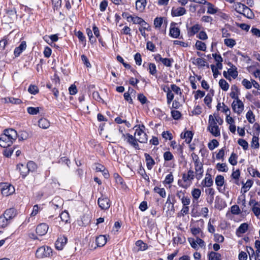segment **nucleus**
<instances>
[{"instance_id": "nucleus-9", "label": "nucleus", "mask_w": 260, "mask_h": 260, "mask_svg": "<svg viewBox=\"0 0 260 260\" xmlns=\"http://www.w3.org/2000/svg\"><path fill=\"white\" fill-rule=\"evenodd\" d=\"M176 196L181 201L182 206L190 205V197L185 194V191L177 190Z\"/></svg>"}, {"instance_id": "nucleus-33", "label": "nucleus", "mask_w": 260, "mask_h": 260, "mask_svg": "<svg viewBox=\"0 0 260 260\" xmlns=\"http://www.w3.org/2000/svg\"><path fill=\"white\" fill-rule=\"evenodd\" d=\"M50 125V121L46 118L42 117L38 120V126L42 129H47Z\"/></svg>"}, {"instance_id": "nucleus-27", "label": "nucleus", "mask_w": 260, "mask_h": 260, "mask_svg": "<svg viewBox=\"0 0 260 260\" xmlns=\"http://www.w3.org/2000/svg\"><path fill=\"white\" fill-rule=\"evenodd\" d=\"M205 3H206L205 4V5L207 6V14L212 15L217 14L219 10V9L217 7H216L212 3L209 2L207 1Z\"/></svg>"}, {"instance_id": "nucleus-7", "label": "nucleus", "mask_w": 260, "mask_h": 260, "mask_svg": "<svg viewBox=\"0 0 260 260\" xmlns=\"http://www.w3.org/2000/svg\"><path fill=\"white\" fill-rule=\"evenodd\" d=\"M0 189L1 190L2 193L5 196H10L15 191L14 186L7 182L1 183Z\"/></svg>"}, {"instance_id": "nucleus-50", "label": "nucleus", "mask_w": 260, "mask_h": 260, "mask_svg": "<svg viewBox=\"0 0 260 260\" xmlns=\"http://www.w3.org/2000/svg\"><path fill=\"white\" fill-rule=\"evenodd\" d=\"M75 35L78 37L79 41L83 44L84 46H85L86 43V40L83 33L81 30H78L75 32Z\"/></svg>"}, {"instance_id": "nucleus-56", "label": "nucleus", "mask_w": 260, "mask_h": 260, "mask_svg": "<svg viewBox=\"0 0 260 260\" xmlns=\"http://www.w3.org/2000/svg\"><path fill=\"white\" fill-rule=\"evenodd\" d=\"M219 85L223 91H227L229 88V83L223 79H221L219 81Z\"/></svg>"}, {"instance_id": "nucleus-24", "label": "nucleus", "mask_w": 260, "mask_h": 260, "mask_svg": "<svg viewBox=\"0 0 260 260\" xmlns=\"http://www.w3.org/2000/svg\"><path fill=\"white\" fill-rule=\"evenodd\" d=\"M144 156L146 163L147 168L148 170H151L155 164V162L154 159L149 154L145 153Z\"/></svg>"}, {"instance_id": "nucleus-53", "label": "nucleus", "mask_w": 260, "mask_h": 260, "mask_svg": "<svg viewBox=\"0 0 260 260\" xmlns=\"http://www.w3.org/2000/svg\"><path fill=\"white\" fill-rule=\"evenodd\" d=\"M195 46L197 50L205 51L206 49V45L204 42L197 40Z\"/></svg>"}, {"instance_id": "nucleus-52", "label": "nucleus", "mask_w": 260, "mask_h": 260, "mask_svg": "<svg viewBox=\"0 0 260 260\" xmlns=\"http://www.w3.org/2000/svg\"><path fill=\"white\" fill-rule=\"evenodd\" d=\"M247 171L249 174L253 177H257L260 178V173L258 172V171L254 169L253 167H249L247 169Z\"/></svg>"}, {"instance_id": "nucleus-22", "label": "nucleus", "mask_w": 260, "mask_h": 260, "mask_svg": "<svg viewBox=\"0 0 260 260\" xmlns=\"http://www.w3.org/2000/svg\"><path fill=\"white\" fill-rule=\"evenodd\" d=\"M213 184V180L211 175L209 173H206L205 178L201 182V185L203 187H210Z\"/></svg>"}, {"instance_id": "nucleus-61", "label": "nucleus", "mask_w": 260, "mask_h": 260, "mask_svg": "<svg viewBox=\"0 0 260 260\" xmlns=\"http://www.w3.org/2000/svg\"><path fill=\"white\" fill-rule=\"evenodd\" d=\"M137 99L142 105H144L149 103V101L148 100L147 97L143 93L138 94Z\"/></svg>"}, {"instance_id": "nucleus-43", "label": "nucleus", "mask_w": 260, "mask_h": 260, "mask_svg": "<svg viewBox=\"0 0 260 260\" xmlns=\"http://www.w3.org/2000/svg\"><path fill=\"white\" fill-rule=\"evenodd\" d=\"M161 137L164 140L165 142H166L167 141H171L173 139V134L169 131H166L162 132L161 133Z\"/></svg>"}, {"instance_id": "nucleus-25", "label": "nucleus", "mask_w": 260, "mask_h": 260, "mask_svg": "<svg viewBox=\"0 0 260 260\" xmlns=\"http://www.w3.org/2000/svg\"><path fill=\"white\" fill-rule=\"evenodd\" d=\"M249 205H251L253 204L252 207V211L254 214V215L258 217L260 215V208L259 207H257V206H259V204L258 202L255 201V200L253 199H250L249 201Z\"/></svg>"}, {"instance_id": "nucleus-55", "label": "nucleus", "mask_w": 260, "mask_h": 260, "mask_svg": "<svg viewBox=\"0 0 260 260\" xmlns=\"http://www.w3.org/2000/svg\"><path fill=\"white\" fill-rule=\"evenodd\" d=\"M53 11H58L61 7V0H51Z\"/></svg>"}, {"instance_id": "nucleus-30", "label": "nucleus", "mask_w": 260, "mask_h": 260, "mask_svg": "<svg viewBox=\"0 0 260 260\" xmlns=\"http://www.w3.org/2000/svg\"><path fill=\"white\" fill-rule=\"evenodd\" d=\"M6 136L3 133L0 135V146L3 148H8L10 147L12 144L10 143L11 141H9Z\"/></svg>"}, {"instance_id": "nucleus-19", "label": "nucleus", "mask_w": 260, "mask_h": 260, "mask_svg": "<svg viewBox=\"0 0 260 260\" xmlns=\"http://www.w3.org/2000/svg\"><path fill=\"white\" fill-rule=\"evenodd\" d=\"M68 239L64 236H60L59 237L55 243V246L56 249L61 250L63 249V247L67 244Z\"/></svg>"}, {"instance_id": "nucleus-11", "label": "nucleus", "mask_w": 260, "mask_h": 260, "mask_svg": "<svg viewBox=\"0 0 260 260\" xmlns=\"http://www.w3.org/2000/svg\"><path fill=\"white\" fill-rule=\"evenodd\" d=\"M3 134L6 136L11 144L16 141L18 137L17 131L13 128H7L4 130Z\"/></svg>"}, {"instance_id": "nucleus-41", "label": "nucleus", "mask_w": 260, "mask_h": 260, "mask_svg": "<svg viewBox=\"0 0 260 260\" xmlns=\"http://www.w3.org/2000/svg\"><path fill=\"white\" fill-rule=\"evenodd\" d=\"M122 118L123 116H122L116 117L114 119L115 122L118 124L124 123L127 127H129L131 126L130 123L126 119Z\"/></svg>"}, {"instance_id": "nucleus-2", "label": "nucleus", "mask_w": 260, "mask_h": 260, "mask_svg": "<svg viewBox=\"0 0 260 260\" xmlns=\"http://www.w3.org/2000/svg\"><path fill=\"white\" fill-rule=\"evenodd\" d=\"M135 132L134 136L137 138V140L140 143H146L148 141V136L145 132V126L143 124H137L135 126Z\"/></svg>"}, {"instance_id": "nucleus-38", "label": "nucleus", "mask_w": 260, "mask_h": 260, "mask_svg": "<svg viewBox=\"0 0 260 260\" xmlns=\"http://www.w3.org/2000/svg\"><path fill=\"white\" fill-rule=\"evenodd\" d=\"M207 256L208 260H221V254L214 251L208 252Z\"/></svg>"}, {"instance_id": "nucleus-13", "label": "nucleus", "mask_w": 260, "mask_h": 260, "mask_svg": "<svg viewBox=\"0 0 260 260\" xmlns=\"http://www.w3.org/2000/svg\"><path fill=\"white\" fill-rule=\"evenodd\" d=\"M202 28L201 24L196 23L191 26H186L187 35L189 38L192 37Z\"/></svg>"}, {"instance_id": "nucleus-51", "label": "nucleus", "mask_w": 260, "mask_h": 260, "mask_svg": "<svg viewBox=\"0 0 260 260\" xmlns=\"http://www.w3.org/2000/svg\"><path fill=\"white\" fill-rule=\"evenodd\" d=\"M246 118L248 121L250 123H254L255 120V115L251 110H248L246 113Z\"/></svg>"}, {"instance_id": "nucleus-21", "label": "nucleus", "mask_w": 260, "mask_h": 260, "mask_svg": "<svg viewBox=\"0 0 260 260\" xmlns=\"http://www.w3.org/2000/svg\"><path fill=\"white\" fill-rule=\"evenodd\" d=\"M16 170L19 171L22 179L25 178L29 173L27 165H25L21 163L17 165Z\"/></svg>"}, {"instance_id": "nucleus-37", "label": "nucleus", "mask_w": 260, "mask_h": 260, "mask_svg": "<svg viewBox=\"0 0 260 260\" xmlns=\"http://www.w3.org/2000/svg\"><path fill=\"white\" fill-rule=\"evenodd\" d=\"M170 89L175 94H178L180 96H182L183 97V102H185V98L182 93V90L178 86L176 85L175 84H171Z\"/></svg>"}, {"instance_id": "nucleus-64", "label": "nucleus", "mask_w": 260, "mask_h": 260, "mask_svg": "<svg viewBox=\"0 0 260 260\" xmlns=\"http://www.w3.org/2000/svg\"><path fill=\"white\" fill-rule=\"evenodd\" d=\"M174 62V59L172 58H164L162 61V63L166 67L170 68Z\"/></svg>"}, {"instance_id": "nucleus-47", "label": "nucleus", "mask_w": 260, "mask_h": 260, "mask_svg": "<svg viewBox=\"0 0 260 260\" xmlns=\"http://www.w3.org/2000/svg\"><path fill=\"white\" fill-rule=\"evenodd\" d=\"M166 98L167 104L170 105L174 98V94L170 88H167Z\"/></svg>"}, {"instance_id": "nucleus-18", "label": "nucleus", "mask_w": 260, "mask_h": 260, "mask_svg": "<svg viewBox=\"0 0 260 260\" xmlns=\"http://www.w3.org/2000/svg\"><path fill=\"white\" fill-rule=\"evenodd\" d=\"M194 133L191 131L186 130L184 129V131L180 134V138L185 139V142L187 144H190L192 140Z\"/></svg>"}, {"instance_id": "nucleus-1", "label": "nucleus", "mask_w": 260, "mask_h": 260, "mask_svg": "<svg viewBox=\"0 0 260 260\" xmlns=\"http://www.w3.org/2000/svg\"><path fill=\"white\" fill-rule=\"evenodd\" d=\"M195 177L194 171L190 169L187 173L182 174V179L178 180V184L180 187L187 189L191 185Z\"/></svg>"}, {"instance_id": "nucleus-58", "label": "nucleus", "mask_w": 260, "mask_h": 260, "mask_svg": "<svg viewBox=\"0 0 260 260\" xmlns=\"http://www.w3.org/2000/svg\"><path fill=\"white\" fill-rule=\"evenodd\" d=\"M228 73L230 75V77H232L233 79H236L238 75V72L237 71V67L229 69L228 71Z\"/></svg>"}, {"instance_id": "nucleus-20", "label": "nucleus", "mask_w": 260, "mask_h": 260, "mask_svg": "<svg viewBox=\"0 0 260 260\" xmlns=\"http://www.w3.org/2000/svg\"><path fill=\"white\" fill-rule=\"evenodd\" d=\"M3 214L12 222V220L17 215L18 212L15 208H10L6 209Z\"/></svg>"}, {"instance_id": "nucleus-59", "label": "nucleus", "mask_w": 260, "mask_h": 260, "mask_svg": "<svg viewBox=\"0 0 260 260\" xmlns=\"http://www.w3.org/2000/svg\"><path fill=\"white\" fill-rule=\"evenodd\" d=\"M28 91L31 94L35 95L39 93V89L38 87L34 84H30L28 88Z\"/></svg>"}, {"instance_id": "nucleus-17", "label": "nucleus", "mask_w": 260, "mask_h": 260, "mask_svg": "<svg viewBox=\"0 0 260 260\" xmlns=\"http://www.w3.org/2000/svg\"><path fill=\"white\" fill-rule=\"evenodd\" d=\"M49 226L46 223L39 224L36 229V234L38 236H42L46 235L48 231Z\"/></svg>"}, {"instance_id": "nucleus-28", "label": "nucleus", "mask_w": 260, "mask_h": 260, "mask_svg": "<svg viewBox=\"0 0 260 260\" xmlns=\"http://www.w3.org/2000/svg\"><path fill=\"white\" fill-rule=\"evenodd\" d=\"M240 94V91L238 86L234 84L231 86V92L230 93V97L234 99V100H238L239 95Z\"/></svg>"}, {"instance_id": "nucleus-46", "label": "nucleus", "mask_w": 260, "mask_h": 260, "mask_svg": "<svg viewBox=\"0 0 260 260\" xmlns=\"http://www.w3.org/2000/svg\"><path fill=\"white\" fill-rule=\"evenodd\" d=\"M189 213V205L182 206L180 211L178 213V217H184L185 215L188 214Z\"/></svg>"}, {"instance_id": "nucleus-54", "label": "nucleus", "mask_w": 260, "mask_h": 260, "mask_svg": "<svg viewBox=\"0 0 260 260\" xmlns=\"http://www.w3.org/2000/svg\"><path fill=\"white\" fill-rule=\"evenodd\" d=\"M216 168L219 172H227L228 167L225 163H217L216 165Z\"/></svg>"}, {"instance_id": "nucleus-49", "label": "nucleus", "mask_w": 260, "mask_h": 260, "mask_svg": "<svg viewBox=\"0 0 260 260\" xmlns=\"http://www.w3.org/2000/svg\"><path fill=\"white\" fill-rule=\"evenodd\" d=\"M27 166L29 172H34L37 171L38 169V166L36 162L33 161L29 160L27 164Z\"/></svg>"}, {"instance_id": "nucleus-45", "label": "nucleus", "mask_w": 260, "mask_h": 260, "mask_svg": "<svg viewBox=\"0 0 260 260\" xmlns=\"http://www.w3.org/2000/svg\"><path fill=\"white\" fill-rule=\"evenodd\" d=\"M258 136L253 135L251 142V147L255 149H258L259 147Z\"/></svg>"}, {"instance_id": "nucleus-29", "label": "nucleus", "mask_w": 260, "mask_h": 260, "mask_svg": "<svg viewBox=\"0 0 260 260\" xmlns=\"http://www.w3.org/2000/svg\"><path fill=\"white\" fill-rule=\"evenodd\" d=\"M138 173L143 178L146 182L149 183L150 182L149 175L147 174L145 169L141 164L138 169Z\"/></svg>"}, {"instance_id": "nucleus-48", "label": "nucleus", "mask_w": 260, "mask_h": 260, "mask_svg": "<svg viewBox=\"0 0 260 260\" xmlns=\"http://www.w3.org/2000/svg\"><path fill=\"white\" fill-rule=\"evenodd\" d=\"M136 245L139 247V250L141 251L146 250L148 248V245L141 240H139L136 241Z\"/></svg>"}, {"instance_id": "nucleus-60", "label": "nucleus", "mask_w": 260, "mask_h": 260, "mask_svg": "<svg viewBox=\"0 0 260 260\" xmlns=\"http://www.w3.org/2000/svg\"><path fill=\"white\" fill-rule=\"evenodd\" d=\"M238 144L241 146L244 150L248 149L249 145L248 142L243 139H239L237 141Z\"/></svg>"}, {"instance_id": "nucleus-12", "label": "nucleus", "mask_w": 260, "mask_h": 260, "mask_svg": "<svg viewBox=\"0 0 260 260\" xmlns=\"http://www.w3.org/2000/svg\"><path fill=\"white\" fill-rule=\"evenodd\" d=\"M204 221L203 219L197 220L194 223V226L190 228L191 234L197 237V236L200 233H202V228L204 227Z\"/></svg>"}, {"instance_id": "nucleus-42", "label": "nucleus", "mask_w": 260, "mask_h": 260, "mask_svg": "<svg viewBox=\"0 0 260 260\" xmlns=\"http://www.w3.org/2000/svg\"><path fill=\"white\" fill-rule=\"evenodd\" d=\"M11 222L2 214L0 216V228H5L7 227Z\"/></svg>"}, {"instance_id": "nucleus-40", "label": "nucleus", "mask_w": 260, "mask_h": 260, "mask_svg": "<svg viewBox=\"0 0 260 260\" xmlns=\"http://www.w3.org/2000/svg\"><path fill=\"white\" fill-rule=\"evenodd\" d=\"M5 103H10L14 105H19L22 103L21 99L14 97H7L5 98Z\"/></svg>"}, {"instance_id": "nucleus-5", "label": "nucleus", "mask_w": 260, "mask_h": 260, "mask_svg": "<svg viewBox=\"0 0 260 260\" xmlns=\"http://www.w3.org/2000/svg\"><path fill=\"white\" fill-rule=\"evenodd\" d=\"M122 138L124 141L136 150L140 149L138 143L139 141L137 140V138L134 135L133 136L129 133L123 134Z\"/></svg>"}, {"instance_id": "nucleus-6", "label": "nucleus", "mask_w": 260, "mask_h": 260, "mask_svg": "<svg viewBox=\"0 0 260 260\" xmlns=\"http://www.w3.org/2000/svg\"><path fill=\"white\" fill-rule=\"evenodd\" d=\"M237 12L248 19H253L254 14L252 10L245 5L240 3Z\"/></svg>"}, {"instance_id": "nucleus-15", "label": "nucleus", "mask_w": 260, "mask_h": 260, "mask_svg": "<svg viewBox=\"0 0 260 260\" xmlns=\"http://www.w3.org/2000/svg\"><path fill=\"white\" fill-rule=\"evenodd\" d=\"M194 174L196 178L198 180H200L203 176L204 174V164L203 161L199 162L198 163L194 164Z\"/></svg>"}, {"instance_id": "nucleus-16", "label": "nucleus", "mask_w": 260, "mask_h": 260, "mask_svg": "<svg viewBox=\"0 0 260 260\" xmlns=\"http://www.w3.org/2000/svg\"><path fill=\"white\" fill-rule=\"evenodd\" d=\"M186 10L183 7H173L171 9V15L172 17H179L185 15Z\"/></svg>"}, {"instance_id": "nucleus-26", "label": "nucleus", "mask_w": 260, "mask_h": 260, "mask_svg": "<svg viewBox=\"0 0 260 260\" xmlns=\"http://www.w3.org/2000/svg\"><path fill=\"white\" fill-rule=\"evenodd\" d=\"M61 221L60 224H65L66 223H70V216L69 212L67 210L62 211L59 215Z\"/></svg>"}, {"instance_id": "nucleus-39", "label": "nucleus", "mask_w": 260, "mask_h": 260, "mask_svg": "<svg viewBox=\"0 0 260 260\" xmlns=\"http://www.w3.org/2000/svg\"><path fill=\"white\" fill-rule=\"evenodd\" d=\"M143 19L140 17H139L137 15H131V17L129 19L128 22H133V24H139L140 25L143 22Z\"/></svg>"}, {"instance_id": "nucleus-62", "label": "nucleus", "mask_w": 260, "mask_h": 260, "mask_svg": "<svg viewBox=\"0 0 260 260\" xmlns=\"http://www.w3.org/2000/svg\"><path fill=\"white\" fill-rule=\"evenodd\" d=\"M164 17H157L154 20V25L155 28H159L163 23Z\"/></svg>"}, {"instance_id": "nucleus-57", "label": "nucleus", "mask_w": 260, "mask_h": 260, "mask_svg": "<svg viewBox=\"0 0 260 260\" xmlns=\"http://www.w3.org/2000/svg\"><path fill=\"white\" fill-rule=\"evenodd\" d=\"M153 191L157 193L160 197L164 198L166 196V192L164 188H160L157 186H155L154 189Z\"/></svg>"}, {"instance_id": "nucleus-23", "label": "nucleus", "mask_w": 260, "mask_h": 260, "mask_svg": "<svg viewBox=\"0 0 260 260\" xmlns=\"http://www.w3.org/2000/svg\"><path fill=\"white\" fill-rule=\"evenodd\" d=\"M27 47L26 43L25 41L21 42L19 46L16 47L14 51V55L17 57L20 56L21 53L26 49Z\"/></svg>"}, {"instance_id": "nucleus-10", "label": "nucleus", "mask_w": 260, "mask_h": 260, "mask_svg": "<svg viewBox=\"0 0 260 260\" xmlns=\"http://www.w3.org/2000/svg\"><path fill=\"white\" fill-rule=\"evenodd\" d=\"M231 106L234 112L238 115H240L244 109V104L239 99L234 100L232 103Z\"/></svg>"}, {"instance_id": "nucleus-36", "label": "nucleus", "mask_w": 260, "mask_h": 260, "mask_svg": "<svg viewBox=\"0 0 260 260\" xmlns=\"http://www.w3.org/2000/svg\"><path fill=\"white\" fill-rule=\"evenodd\" d=\"M224 183V178L222 175H218L215 178V184L219 192H222L219 187H222Z\"/></svg>"}, {"instance_id": "nucleus-3", "label": "nucleus", "mask_w": 260, "mask_h": 260, "mask_svg": "<svg viewBox=\"0 0 260 260\" xmlns=\"http://www.w3.org/2000/svg\"><path fill=\"white\" fill-rule=\"evenodd\" d=\"M207 129L214 137H217L220 136V128L215 122L212 115L209 116L208 124Z\"/></svg>"}, {"instance_id": "nucleus-14", "label": "nucleus", "mask_w": 260, "mask_h": 260, "mask_svg": "<svg viewBox=\"0 0 260 260\" xmlns=\"http://www.w3.org/2000/svg\"><path fill=\"white\" fill-rule=\"evenodd\" d=\"M177 25V23L175 22H172L170 24L169 35L173 38H179L180 35V29Z\"/></svg>"}, {"instance_id": "nucleus-8", "label": "nucleus", "mask_w": 260, "mask_h": 260, "mask_svg": "<svg viewBox=\"0 0 260 260\" xmlns=\"http://www.w3.org/2000/svg\"><path fill=\"white\" fill-rule=\"evenodd\" d=\"M98 204L101 210L106 211L108 210L110 207L111 202L108 197H103L102 196L98 199Z\"/></svg>"}, {"instance_id": "nucleus-44", "label": "nucleus", "mask_w": 260, "mask_h": 260, "mask_svg": "<svg viewBox=\"0 0 260 260\" xmlns=\"http://www.w3.org/2000/svg\"><path fill=\"white\" fill-rule=\"evenodd\" d=\"M148 70L150 75L156 76L157 75V70L156 67L154 63L149 62L148 64Z\"/></svg>"}, {"instance_id": "nucleus-34", "label": "nucleus", "mask_w": 260, "mask_h": 260, "mask_svg": "<svg viewBox=\"0 0 260 260\" xmlns=\"http://www.w3.org/2000/svg\"><path fill=\"white\" fill-rule=\"evenodd\" d=\"M215 208L219 210L223 209L226 206V204L222 199L216 198L215 201Z\"/></svg>"}, {"instance_id": "nucleus-35", "label": "nucleus", "mask_w": 260, "mask_h": 260, "mask_svg": "<svg viewBox=\"0 0 260 260\" xmlns=\"http://www.w3.org/2000/svg\"><path fill=\"white\" fill-rule=\"evenodd\" d=\"M201 190L199 188H193L191 191V194L193 198V203H194L196 201L197 202V204H198L199 198L201 195Z\"/></svg>"}, {"instance_id": "nucleus-4", "label": "nucleus", "mask_w": 260, "mask_h": 260, "mask_svg": "<svg viewBox=\"0 0 260 260\" xmlns=\"http://www.w3.org/2000/svg\"><path fill=\"white\" fill-rule=\"evenodd\" d=\"M53 250L48 246H42L39 247L36 252V256L38 258L50 257L52 255Z\"/></svg>"}, {"instance_id": "nucleus-32", "label": "nucleus", "mask_w": 260, "mask_h": 260, "mask_svg": "<svg viewBox=\"0 0 260 260\" xmlns=\"http://www.w3.org/2000/svg\"><path fill=\"white\" fill-rule=\"evenodd\" d=\"M107 242V238L106 235H100L96 237L95 239L96 244L98 247H102L104 246Z\"/></svg>"}, {"instance_id": "nucleus-63", "label": "nucleus", "mask_w": 260, "mask_h": 260, "mask_svg": "<svg viewBox=\"0 0 260 260\" xmlns=\"http://www.w3.org/2000/svg\"><path fill=\"white\" fill-rule=\"evenodd\" d=\"M224 44L230 48H233L236 44L235 40L233 39L226 38L224 40Z\"/></svg>"}, {"instance_id": "nucleus-31", "label": "nucleus", "mask_w": 260, "mask_h": 260, "mask_svg": "<svg viewBox=\"0 0 260 260\" xmlns=\"http://www.w3.org/2000/svg\"><path fill=\"white\" fill-rule=\"evenodd\" d=\"M147 0H137L136 1V9L141 12H143L147 5Z\"/></svg>"}]
</instances>
